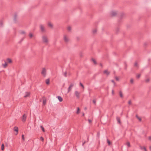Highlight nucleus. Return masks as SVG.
Segmentation results:
<instances>
[{
  "mask_svg": "<svg viewBox=\"0 0 151 151\" xmlns=\"http://www.w3.org/2000/svg\"><path fill=\"white\" fill-rule=\"evenodd\" d=\"M148 139L151 141V136H150L148 137Z\"/></svg>",
  "mask_w": 151,
  "mask_h": 151,
  "instance_id": "45",
  "label": "nucleus"
},
{
  "mask_svg": "<svg viewBox=\"0 0 151 151\" xmlns=\"http://www.w3.org/2000/svg\"><path fill=\"white\" fill-rule=\"evenodd\" d=\"M75 95L78 99H79L80 97V93L77 91L75 92Z\"/></svg>",
  "mask_w": 151,
  "mask_h": 151,
  "instance_id": "3",
  "label": "nucleus"
},
{
  "mask_svg": "<svg viewBox=\"0 0 151 151\" xmlns=\"http://www.w3.org/2000/svg\"><path fill=\"white\" fill-rule=\"evenodd\" d=\"M80 110L79 108V107L77 108V111L76 112V114H78L79 113V111Z\"/></svg>",
  "mask_w": 151,
  "mask_h": 151,
  "instance_id": "24",
  "label": "nucleus"
},
{
  "mask_svg": "<svg viewBox=\"0 0 151 151\" xmlns=\"http://www.w3.org/2000/svg\"><path fill=\"white\" fill-rule=\"evenodd\" d=\"M111 16H114L117 14V12L115 11H112L111 12Z\"/></svg>",
  "mask_w": 151,
  "mask_h": 151,
  "instance_id": "8",
  "label": "nucleus"
},
{
  "mask_svg": "<svg viewBox=\"0 0 151 151\" xmlns=\"http://www.w3.org/2000/svg\"><path fill=\"white\" fill-rule=\"evenodd\" d=\"M140 148L141 150H144V151H147L146 147H142L140 146Z\"/></svg>",
  "mask_w": 151,
  "mask_h": 151,
  "instance_id": "14",
  "label": "nucleus"
},
{
  "mask_svg": "<svg viewBox=\"0 0 151 151\" xmlns=\"http://www.w3.org/2000/svg\"><path fill=\"white\" fill-rule=\"evenodd\" d=\"M136 117L137 118H138L139 117L138 116H137V115H136Z\"/></svg>",
  "mask_w": 151,
  "mask_h": 151,
  "instance_id": "52",
  "label": "nucleus"
},
{
  "mask_svg": "<svg viewBox=\"0 0 151 151\" xmlns=\"http://www.w3.org/2000/svg\"><path fill=\"white\" fill-rule=\"evenodd\" d=\"M58 99L60 102H61L63 101V99L60 96H58Z\"/></svg>",
  "mask_w": 151,
  "mask_h": 151,
  "instance_id": "13",
  "label": "nucleus"
},
{
  "mask_svg": "<svg viewBox=\"0 0 151 151\" xmlns=\"http://www.w3.org/2000/svg\"><path fill=\"white\" fill-rule=\"evenodd\" d=\"M118 30H119V29H117V30H116V32H117L118 31Z\"/></svg>",
  "mask_w": 151,
  "mask_h": 151,
  "instance_id": "57",
  "label": "nucleus"
},
{
  "mask_svg": "<svg viewBox=\"0 0 151 151\" xmlns=\"http://www.w3.org/2000/svg\"><path fill=\"white\" fill-rule=\"evenodd\" d=\"M99 133H97V136L98 137H99Z\"/></svg>",
  "mask_w": 151,
  "mask_h": 151,
  "instance_id": "46",
  "label": "nucleus"
},
{
  "mask_svg": "<svg viewBox=\"0 0 151 151\" xmlns=\"http://www.w3.org/2000/svg\"><path fill=\"white\" fill-rule=\"evenodd\" d=\"M0 25L2 26L3 24V22L2 21H0Z\"/></svg>",
  "mask_w": 151,
  "mask_h": 151,
  "instance_id": "42",
  "label": "nucleus"
},
{
  "mask_svg": "<svg viewBox=\"0 0 151 151\" xmlns=\"http://www.w3.org/2000/svg\"><path fill=\"white\" fill-rule=\"evenodd\" d=\"M92 61H93V63L94 64H96V61H95V60L94 59H92Z\"/></svg>",
  "mask_w": 151,
  "mask_h": 151,
  "instance_id": "36",
  "label": "nucleus"
},
{
  "mask_svg": "<svg viewBox=\"0 0 151 151\" xmlns=\"http://www.w3.org/2000/svg\"><path fill=\"white\" fill-rule=\"evenodd\" d=\"M63 39L65 42L66 43L68 42L69 41V39L68 37L66 35H64Z\"/></svg>",
  "mask_w": 151,
  "mask_h": 151,
  "instance_id": "2",
  "label": "nucleus"
},
{
  "mask_svg": "<svg viewBox=\"0 0 151 151\" xmlns=\"http://www.w3.org/2000/svg\"><path fill=\"white\" fill-rule=\"evenodd\" d=\"M2 65L3 66V68H5L6 67V66H7V63L5 61V63L4 64H2Z\"/></svg>",
  "mask_w": 151,
  "mask_h": 151,
  "instance_id": "15",
  "label": "nucleus"
},
{
  "mask_svg": "<svg viewBox=\"0 0 151 151\" xmlns=\"http://www.w3.org/2000/svg\"><path fill=\"white\" fill-rule=\"evenodd\" d=\"M87 109V108L86 107H85V108H84V109L85 110H86Z\"/></svg>",
  "mask_w": 151,
  "mask_h": 151,
  "instance_id": "53",
  "label": "nucleus"
},
{
  "mask_svg": "<svg viewBox=\"0 0 151 151\" xmlns=\"http://www.w3.org/2000/svg\"><path fill=\"white\" fill-rule=\"evenodd\" d=\"M127 146L129 147L130 146V145L129 142H127Z\"/></svg>",
  "mask_w": 151,
  "mask_h": 151,
  "instance_id": "29",
  "label": "nucleus"
},
{
  "mask_svg": "<svg viewBox=\"0 0 151 151\" xmlns=\"http://www.w3.org/2000/svg\"><path fill=\"white\" fill-rule=\"evenodd\" d=\"M130 82L131 83H133L134 82L133 79L132 78L130 80Z\"/></svg>",
  "mask_w": 151,
  "mask_h": 151,
  "instance_id": "32",
  "label": "nucleus"
},
{
  "mask_svg": "<svg viewBox=\"0 0 151 151\" xmlns=\"http://www.w3.org/2000/svg\"><path fill=\"white\" fill-rule=\"evenodd\" d=\"M48 25L50 27H52L53 26L52 24L51 23H50V22L48 23Z\"/></svg>",
  "mask_w": 151,
  "mask_h": 151,
  "instance_id": "19",
  "label": "nucleus"
},
{
  "mask_svg": "<svg viewBox=\"0 0 151 151\" xmlns=\"http://www.w3.org/2000/svg\"><path fill=\"white\" fill-rule=\"evenodd\" d=\"M73 84L71 83L69 86V88L68 89V93L70 91H71L72 87L73 86Z\"/></svg>",
  "mask_w": 151,
  "mask_h": 151,
  "instance_id": "6",
  "label": "nucleus"
},
{
  "mask_svg": "<svg viewBox=\"0 0 151 151\" xmlns=\"http://www.w3.org/2000/svg\"><path fill=\"white\" fill-rule=\"evenodd\" d=\"M86 142L85 141L83 144H82V146H83L85 144Z\"/></svg>",
  "mask_w": 151,
  "mask_h": 151,
  "instance_id": "51",
  "label": "nucleus"
},
{
  "mask_svg": "<svg viewBox=\"0 0 151 151\" xmlns=\"http://www.w3.org/2000/svg\"><path fill=\"white\" fill-rule=\"evenodd\" d=\"M20 33L21 34H25V32L23 31H21Z\"/></svg>",
  "mask_w": 151,
  "mask_h": 151,
  "instance_id": "28",
  "label": "nucleus"
},
{
  "mask_svg": "<svg viewBox=\"0 0 151 151\" xmlns=\"http://www.w3.org/2000/svg\"><path fill=\"white\" fill-rule=\"evenodd\" d=\"M80 85L83 88H84V86L81 82L80 83Z\"/></svg>",
  "mask_w": 151,
  "mask_h": 151,
  "instance_id": "33",
  "label": "nucleus"
},
{
  "mask_svg": "<svg viewBox=\"0 0 151 151\" xmlns=\"http://www.w3.org/2000/svg\"><path fill=\"white\" fill-rule=\"evenodd\" d=\"M22 139L23 140H24V135L23 134H22Z\"/></svg>",
  "mask_w": 151,
  "mask_h": 151,
  "instance_id": "40",
  "label": "nucleus"
},
{
  "mask_svg": "<svg viewBox=\"0 0 151 151\" xmlns=\"http://www.w3.org/2000/svg\"><path fill=\"white\" fill-rule=\"evenodd\" d=\"M137 119L139 120L140 121V122H141V121H142V119H141L139 117Z\"/></svg>",
  "mask_w": 151,
  "mask_h": 151,
  "instance_id": "41",
  "label": "nucleus"
},
{
  "mask_svg": "<svg viewBox=\"0 0 151 151\" xmlns=\"http://www.w3.org/2000/svg\"><path fill=\"white\" fill-rule=\"evenodd\" d=\"M29 37L30 38L32 37H33L32 34L31 33H29Z\"/></svg>",
  "mask_w": 151,
  "mask_h": 151,
  "instance_id": "34",
  "label": "nucleus"
},
{
  "mask_svg": "<svg viewBox=\"0 0 151 151\" xmlns=\"http://www.w3.org/2000/svg\"><path fill=\"white\" fill-rule=\"evenodd\" d=\"M7 60L8 61V62L9 63H11L12 62L11 59L9 58H8L7 59Z\"/></svg>",
  "mask_w": 151,
  "mask_h": 151,
  "instance_id": "23",
  "label": "nucleus"
},
{
  "mask_svg": "<svg viewBox=\"0 0 151 151\" xmlns=\"http://www.w3.org/2000/svg\"><path fill=\"white\" fill-rule=\"evenodd\" d=\"M128 104L129 105L131 104V100H129L128 101Z\"/></svg>",
  "mask_w": 151,
  "mask_h": 151,
  "instance_id": "43",
  "label": "nucleus"
},
{
  "mask_svg": "<svg viewBox=\"0 0 151 151\" xmlns=\"http://www.w3.org/2000/svg\"><path fill=\"white\" fill-rule=\"evenodd\" d=\"M63 75L65 77H66L67 76V72H65L64 73H63Z\"/></svg>",
  "mask_w": 151,
  "mask_h": 151,
  "instance_id": "35",
  "label": "nucleus"
},
{
  "mask_svg": "<svg viewBox=\"0 0 151 151\" xmlns=\"http://www.w3.org/2000/svg\"><path fill=\"white\" fill-rule=\"evenodd\" d=\"M97 30L96 29H93V33L94 34L96 33L97 32Z\"/></svg>",
  "mask_w": 151,
  "mask_h": 151,
  "instance_id": "21",
  "label": "nucleus"
},
{
  "mask_svg": "<svg viewBox=\"0 0 151 151\" xmlns=\"http://www.w3.org/2000/svg\"><path fill=\"white\" fill-rule=\"evenodd\" d=\"M124 15V13H121V14H120V17L121 18L123 17V16Z\"/></svg>",
  "mask_w": 151,
  "mask_h": 151,
  "instance_id": "31",
  "label": "nucleus"
},
{
  "mask_svg": "<svg viewBox=\"0 0 151 151\" xmlns=\"http://www.w3.org/2000/svg\"><path fill=\"white\" fill-rule=\"evenodd\" d=\"M45 101H43V103L45 104Z\"/></svg>",
  "mask_w": 151,
  "mask_h": 151,
  "instance_id": "56",
  "label": "nucleus"
},
{
  "mask_svg": "<svg viewBox=\"0 0 151 151\" xmlns=\"http://www.w3.org/2000/svg\"><path fill=\"white\" fill-rule=\"evenodd\" d=\"M134 66H136V67H137V63H135L134 64Z\"/></svg>",
  "mask_w": 151,
  "mask_h": 151,
  "instance_id": "44",
  "label": "nucleus"
},
{
  "mask_svg": "<svg viewBox=\"0 0 151 151\" xmlns=\"http://www.w3.org/2000/svg\"><path fill=\"white\" fill-rule=\"evenodd\" d=\"M68 30L69 31H70L71 30V28L70 27H68Z\"/></svg>",
  "mask_w": 151,
  "mask_h": 151,
  "instance_id": "27",
  "label": "nucleus"
},
{
  "mask_svg": "<svg viewBox=\"0 0 151 151\" xmlns=\"http://www.w3.org/2000/svg\"><path fill=\"white\" fill-rule=\"evenodd\" d=\"M17 14L15 13L14 15V20L15 22H16L17 21Z\"/></svg>",
  "mask_w": 151,
  "mask_h": 151,
  "instance_id": "12",
  "label": "nucleus"
},
{
  "mask_svg": "<svg viewBox=\"0 0 151 151\" xmlns=\"http://www.w3.org/2000/svg\"><path fill=\"white\" fill-rule=\"evenodd\" d=\"M141 76V75L140 74H138L137 75L136 77L137 78H139Z\"/></svg>",
  "mask_w": 151,
  "mask_h": 151,
  "instance_id": "26",
  "label": "nucleus"
},
{
  "mask_svg": "<svg viewBox=\"0 0 151 151\" xmlns=\"http://www.w3.org/2000/svg\"><path fill=\"white\" fill-rule=\"evenodd\" d=\"M88 121L90 123H91L92 122L91 120L90 119H88Z\"/></svg>",
  "mask_w": 151,
  "mask_h": 151,
  "instance_id": "47",
  "label": "nucleus"
},
{
  "mask_svg": "<svg viewBox=\"0 0 151 151\" xmlns=\"http://www.w3.org/2000/svg\"><path fill=\"white\" fill-rule=\"evenodd\" d=\"M115 79H116L117 80V81H118L119 80V78L118 77H116L115 78Z\"/></svg>",
  "mask_w": 151,
  "mask_h": 151,
  "instance_id": "48",
  "label": "nucleus"
},
{
  "mask_svg": "<svg viewBox=\"0 0 151 151\" xmlns=\"http://www.w3.org/2000/svg\"><path fill=\"white\" fill-rule=\"evenodd\" d=\"M24 37L23 38H22L21 40L19 41V43H20L22 42V41H23V40H24Z\"/></svg>",
  "mask_w": 151,
  "mask_h": 151,
  "instance_id": "30",
  "label": "nucleus"
},
{
  "mask_svg": "<svg viewBox=\"0 0 151 151\" xmlns=\"http://www.w3.org/2000/svg\"><path fill=\"white\" fill-rule=\"evenodd\" d=\"M27 115L25 114H24L22 116V121L23 122H24L26 121L27 119Z\"/></svg>",
  "mask_w": 151,
  "mask_h": 151,
  "instance_id": "4",
  "label": "nucleus"
},
{
  "mask_svg": "<svg viewBox=\"0 0 151 151\" xmlns=\"http://www.w3.org/2000/svg\"><path fill=\"white\" fill-rule=\"evenodd\" d=\"M93 103L94 104H96V100H93Z\"/></svg>",
  "mask_w": 151,
  "mask_h": 151,
  "instance_id": "37",
  "label": "nucleus"
},
{
  "mask_svg": "<svg viewBox=\"0 0 151 151\" xmlns=\"http://www.w3.org/2000/svg\"><path fill=\"white\" fill-rule=\"evenodd\" d=\"M107 142L108 145H110L111 144V142L109 140H108V139H107Z\"/></svg>",
  "mask_w": 151,
  "mask_h": 151,
  "instance_id": "22",
  "label": "nucleus"
},
{
  "mask_svg": "<svg viewBox=\"0 0 151 151\" xmlns=\"http://www.w3.org/2000/svg\"><path fill=\"white\" fill-rule=\"evenodd\" d=\"M111 81L112 82H113V83H114V84H115V83L114 81V80H112Z\"/></svg>",
  "mask_w": 151,
  "mask_h": 151,
  "instance_id": "49",
  "label": "nucleus"
},
{
  "mask_svg": "<svg viewBox=\"0 0 151 151\" xmlns=\"http://www.w3.org/2000/svg\"><path fill=\"white\" fill-rule=\"evenodd\" d=\"M40 139L42 141H43L44 140V138L42 137H40Z\"/></svg>",
  "mask_w": 151,
  "mask_h": 151,
  "instance_id": "38",
  "label": "nucleus"
},
{
  "mask_svg": "<svg viewBox=\"0 0 151 151\" xmlns=\"http://www.w3.org/2000/svg\"><path fill=\"white\" fill-rule=\"evenodd\" d=\"M14 131H16L17 133L16 134V135H17L18 134V129L17 127H14Z\"/></svg>",
  "mask_w": 151,
  "mask_h": 151,
  "instance_id": "9",
  "label": "nucleus"
},
{
  "mask_svg": "<svg viewBox=\"0 0 151 151\" xmlns=\"http://www.w3.org/2000/svg\"><path fill=\"white\" fill-rule=\"evenodd\" d=\"M84 113H83V116H84Z\"/></svg>",
  "mask_w": 151,
  "mask_h": 151,
  "instance_id": "55",
  "label": "nucleus"
},
{
  "mask_svg": "<svg viewBox=\"0 0 151 151\" xmlns=\"http://www.w3.org/2000/svg\"><path fill=\"white\" fill-rule=\"evenodd\" d=\"M150 150H151V146H150Z\"/></svg>",
  "mask_w": 151,
  "mask_h": 151,
  "instance_id": "54",
  "label": "nucleus"
},
{
  "mask_svg": "<svg viewBox=\"0 0 151 151\" xmlns=\"http://www.w3.org/2000/svg\"><path fill=\"white\" fill-rule=\"evenodd\" d=\"M43 42L46 44L47 43L48 40L47 37L45 35H43L42 37Z\"/></svg>",
  "mask_w": 151,
  "mask_h": 151,
  "instance_id": "1",
  "label": "nucleus"
},
{
  "mask_svg": "<svg viewBox=\"0 0 151 151\" xmlns=\"http://www.w3.org/2000/svg\"><path fill=\"white\" fill-rule=\"evenodd\" d=\"M116 119H117V121L119 123H121V121H120V120L118 118V117H117L116 118Z\"/></svg>",
  "mask_w": 151,
  "mask_h": 151,
  "instance_id": "20",
  "label": "nucleus"
},
{
  "mask_svg": "<svg viewBox=\"0 0 151 151\" xmlns=\"http://www.w3.org/2000/svg\"><path fill=\"white\" fill-rule=\"evenodd\" d=\"M112 94H114V91L113 90H112Z\"/></svg>",
  "mask_w": 151,
  "mask_h": 151,
  "instance_id": "50",
  "label": "nucleus"
},
{
  "mask_svg": "<svg viewBox=\"0 0 151 151\" xmlns=\"http://www.w3.org/2000/svg\"><path fill=\"white\" fill-rule=\"evenodd\" d=\"M40 28L42 32H44L45 31V29L44 27V26L42 24H40Z\"/></svg>",
  "mask_w": 151,
  "mask_h": 151,
  "instance_id": "5",
  "label": "nucleus"
},
{
  "mask_svg": "<svg viewBox=\"0 0 151 151\" xmlns=\"http://www.w3.org/2000/svg\"><path fill=\"white\" fill-rule=\"evenodd\" d=\"M50 80L49 79H47L46 80V83L47 84H49Z\"/></svg>",
  "mask_w": 151,
  "mask_h": 151,
  "instance_id": "16",
  "label": "nucleus"
},
{
  "mask_svg": "<svg viewBox=\"0 0 151 151\" xmlns=\"http://www.w3.org/2000/svg\"><path fill=\"white\" fill-rule=\"evenodd\" d=\"M119 95L120 96L121 98H123V95L121 91H119Z\"/></svg>",
  "mask_w": 151,
  "mask_h": 151,
  "instance_id": "17",
  "label": "nucleus"
},
{
  "mask_svg": "<svg viewBox=\"0 0 151 151\" xmlns=\"http://www.w3.org/2000/svg\"><path fill=\"white\" fill-rule=\"evenodd\" d=\"M30 95V93L29 92H26L25 93V94L24 96V97L26 98L28 96Z\"/></svg>",
  "mask_w": 151,
  "mask_h": 151,
  "instance_id": "10",
  "label": "nucleus"
},
{
  "mask_svg": "<svg viewBox=\"0 0 151 151\" xmlns=\"http://www.w3.org/2000/svg\"><path fill=\"white\" fill-rule=\"evenodd\" d=\"M40 127L41 128V129H42V131L43 132H44L45 131V129H44V127H42V125H41L40 126Z\"/></svg>",
  "mask_w": 151,
  "mask_h": 151,
  "instance_id": "18",
  "label": "nucleus"
},
{
  "mask_svg": "<svg viewBox=\"0 0 151 151\" xmlns=\"http://www.w3.org/2000/svg\"><path fill=\"white\" fill-rule=\"evenodd\" d=\"M149 81V79L148 78L147 79L145 80V82H148Z\"/></svg>",
  "mask_w": 151,
  "mask_h": 151,
  "instance_id": "39",
  "label": "nucleus"
},
{
  "mask_svg": "<svg viewBox=\"0 0 151 151\" xmlns=\"http://www.w3.org/2000/svg\"><path fill=\"white\" fill-rule=\"evenodd\" d=\"M46 70L45 68H44L42 69V70L41 72V74L43 76H45L46 74Z\"/></svg>",
  "mask_w": 151,
  "mask_h": 151,
  "instance_id": "7",
  "label": "nucleus"
},
{
  "mask_svg": "<svg viewBox=\"0 0 151 151\" xmlns=\"http://www.w3.org/2000/svg\"><path fill=\"white\" fill-rule=\"evenodd\" d=\"M1 149L2 150H4V144H2L1 145Z\"/></svg>",
  "mask_w": 151,
  "mask_h": 151,
  "instance_id": "25",
  "label": "nucleus"
},
{
  "mask_svg": "<svg viewBox=\"0 0 151 151\" xmlns=\"http://www.w3.org/2000/svg\"><path fill=\"white\" fill-rule=\"evenodd\" d=\"M104 73L106 74L107 76L109 75L110 74V72L108 71L107 70H104Z\"/></svg>",
  "mask_w": 151,
  "mask_h": 151,
  "instance_id": "11",
  "label": "nucleus"
}]
</instances>
